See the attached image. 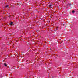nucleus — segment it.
<instances>
[{"instance_id":"8","label":"nucleus","mask_w":78,"mask_h":78,"mask_svg":"<svg viewBox=\"0 0 78 78\" xmlns=\"http://www.w3.org/2000/svg\"><path fill=\"white\" fill-rule=\"evenodd\" d=\"M59 28V27H57V28Z\"/></svg>"},{"instance_id":"7","label":"nucleus","mask_w":78,"mask_h":78,"mask_svg":"<svg viewBox=\"0 0 78 78\" xmlns=\"http://www.w3.org/2000/svg\"><path fill=\"white\" fill-rule=\"evenodd\" d=\"M6 8H8V5H7L6 6Z\"/></svg>"},{"instance_id":"2","label":"nucleus","mask_w":78,"mask_h":78,"mask_svg":"<svg viewBox=\"0 0 78 78\" xmlns=\"http://www.w3.org/2000/svg\"><path fill=\"white\" fill-rule=\"evenodd\" d=\"M4 65L5 66V67H7V66H8L6 64V63H4Z\"/></svg>"},{"instance_id":"3","label":"nucleus","mask_w":78,"mask_h":78,"mask_svg":"<svg viewBox=\"0 0 78 78\" xmlns=\"http://www.w3.org/2000/svg\"><path fill=\"white\" fill-rule=\"evenodd\" d=\"M13 24V22H11L10 23V25H12Z\"/></svg>"},{"instance_id":"6","label":"nucleus","mask_w":78,"mask_h":78,"mask_svg":"<svg viewBox=\"0 0 78 78\" xmlns=\"http://www.w3.org/2000/svg\"><path fill=\"white\" fill-rule=\"evenodd\" d=\"M68 6H70L71 5V4H68Z\"/></svg>"},{"instance_id":"9","label":"nucleus","mask_w":78,"mask_h":78,"mask_svg":"<svg viewBox=\"0 0 78 78\" xmlns=\"http://www.w3.org/2000/svg\"><path fill=\"white\" fill-rule=\"evenodd\" d=\"M58 28H57V30H58Z\"/></svg>"},{"instance_id":"4","label":"nucleus","mask_w":78,"mask_h":78,"mask_svg":"<svg viewBox=\"0 0 78 78\" xmlns=\"http://www.w3.org/2000/svg\"><path fill=\"white\" fill-rule=\"evenodd\" d=\"M75 11L73 10L72 11V12L73 14H74L75 13Z\"/></svg>"},{"instance_id":"5","label":"nucleus","mask_w":78,"mask_h":78,"mask_svg":"<svg viewBox=\"0 0 78 78\" xmlns=\"http://www.w3.org/2000/svg\"><path fill=\"white\" fill-rule=\"evenodd\" d=\"M0 77H1V78H3V76H2L1 75H0Z\"/></svg>"},{"instance_id":"1","label":"nucleus","mask_w":78,"mask_h":78,"mask_svg":"<svg viewBox=\"0 0 78 78\" xmlns=\"http://www.w3.org/2000/svg\"><path fill=\"white\" fill-rule=\"evenodd\" d=\"M52 6V5L51 4H50V5H48V7L49 8H51V7Z\"/></svg>"}]
</instances>
